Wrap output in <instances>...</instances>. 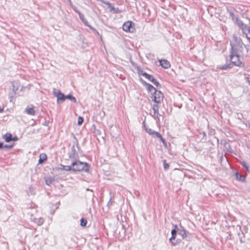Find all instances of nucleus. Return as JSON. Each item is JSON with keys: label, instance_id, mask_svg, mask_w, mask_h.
<instances>
[{"label": "nucleus", "instance_id": "obj_29", "mask_svg": "<svg viewBox=\"0 0 250 250\" xmlns=\"http://www.w3.org/2000/svg\"><path fill=\"white\" fill-rule=\"evenodd\" d=\"M106 5H108L109 6V8H110V11H115L116 13H117V10L115 11V8L113 6H111V4L109 2H105V3Z\"/></svg>", "mask_w": 250, "mask_h": 250}, {"label": "nucleus", "instance_id": "obj_14", "mask_svg": "<svg viewBox=\"0 0 250 250\" xmlns=\"http://www.w3.org/2000/svg\"><path fill=\"white\" fill-rule=\"evenodd\" d=\"M138 70L140 74L145 76L146 79H148V78H151V75H149L146 73V72H144L143 71L141 70L140 68H138Z\"/></svg>", "mask_w": 250, "mask_h": 250}, {"label": "nucleus", "instance_id": "obj_38", "mask_svg": "<svg viewBox=\"0 0 250 250\" xmlns=\"http://www.w3.org/2000/svg\"><path fill=\"white\" fill-rule=\"evenodd\" d=\"M73 9L79 15V13H81L79 10H78L76 7H74L73 8Z\"/></svg>", "mask_w": 250, "mask_h": 250}, {"label": "nucleus", "instance_id": "obj_8", "mask_svg": "<svg viewBox=\"0 0 250 250\" xmlns=\"http://www.w3.org/2000/svg\"><path fill=\"white\" fill-rule=\"evenodd\" d=\"M159 62L160 65L164 68L167 69L170 67L169 62L166 60H161Z\"/></svg>", "mask_w": 250, "mask_h": 250}, {"label": "nucleus", "instance_id": "obj_36", "mask_svg": "<svg viewBox=\"0 0 250 250\" xmlns=\"http://www.w3.org/2000/svg\"><path fill=\"white\" fill-rule=\"evenodd\" d=\"M246 79L247 82L249 83V85H250V78L249 77H246Z\"/></svg>", "mask_w": 250, "mask_h": 250}, {"label": "nucleus", "instance_id": "obj_19", "mask_svg": "<svg viewBox=\"0 0 250 250\" xmlns=\"http://www.w3.org/2000/svg\"><path fill=\"white\" fill-rule=\"evenodd\" d=\"M47 158L46 155L44 153H42L40 154V159L39 160V163H42L43 161L45 160Z\"/></svg>", "mask_w": 250, "mask_h": 250}, {"label": "nucleus", "instance_id": "obj_10", "mask_svg": "<svg viewBox=\"0 0 250 250\" xmlns=\"http://www.w3.org/2000/svg\"><path fill=\"white\" fill-rule=\"evenodd\" d=\"M31 219L38 226H41L44 222V219L42 217H40L39 218H34Z\"/></svg>", "mask_w": 250, "mask_h": 250}, {"label": "nucleus", "instance_id": "obj_35", "mask_svg": "<svg viewBox=\"0 0 250 250\" xmlns=\"http://www.w3.org/2000/svg\"><path fill=\"white\" fill-rule=\"evenodd\" d=\"M112 198L111 197L110 198V200H109V201L107 203V206L109 207L110 206H111L112 205Z\"/></svg>", "mask_w": 250, "mask_h": 250}, {"label": "nucleus", "instance_id": "obj_32", "mask_svg": "<svg viewBox=\"0 0 250 250\" xmlns=\"http://www.w3.org/2000/svg\"><path fill=\"white\" fill-rule=\"evenodd\" d=\"M83 121V119L82 117H79L78 119V124L81 125Z\"/></svg>", "mask_w": 250, "mask_h": 250}, {"label": "nucleus", "instance_id": "obj_33", "mask_svg": "<svg viewBox=\"0 0 250 250\" xmlns=\"http://www.w3.org/2000/svg\"><path fill=\"white\" fill-rule=\"evenodd\" d=\"M72 150L73 151V154H72L70 155V158H74L75 156V151H75L74 146H72Z\"/></svg>", "mask_w": 250, "mask_h": 250}, {"label": "nucleus", "instance_id": "obj_24", "mask_svg": "<svg viewBox=\"0 0 250 250\" xmlns=\"http://www.w3.org/2000/svg\"><path fill=\"white\" fill-rule=\"evenodd\" d=\"M68 99L71 101H74V102H76V98L74 96H72L71 95L69 94L67 96H65V99Z\"/></svg>", "mask_w": 250, "mask_h": 250}, {"label": "nucleus", "instance_id": "obj_2", "mask_svg": "<svg viewBox=\"0 0 250 250\" xmlns=\"http://www.w3.org/2000/svg\"><path fill=\"white\" fill-rule=\"evenodd\" d=\"M73 171H85L88 170V165L86 163H83L79 161H76L72 163Z\"/></svg>", "mask_w": 250, "mask_h": 250}, {"label": "nucleus", "instance_id": "obj_5", "mask_svg": "<svg viewBox=\"0 0 250 250\" xmlns=\"http://www.w3.org/2000/svg\"><path fill=\"white\" fill-rule=\"evenodd\" d=\"M53 95L57 97L58 102H63L65 100V96L59 90L54 88L53 90Z\"/></svg>", "mask_w": 250, "mask_h": 250}, {"label": "nucleus", "instance_id": "obj_28", "mask_svg": "<svg viewBox=\"0 0 250 250\" xmlns=\"http://www.w3.org/2000/svg\"><path fill=\"white\" fill-rule=\"evenodd\" d=\"M28 192V193H30L31 194H32V195H33L35 193L34 189L32 186L29 187Z\"/></svg>", "mask_w": 250, "mask_h": 250}, {"label": "nucleus", "instance_id": "obj_34", "mask_svg": "<svg viewBox=\"0 0 250 250\" xmlns=\"http://www.w3.org/2000/svg\"><path fill=\"white\" fill-rule=\"evenodd\" d=\"M169 167L168 164L166 162V160L164 161V167L165 169H167Z\"/></svg>", "mask_w": 250, "mask_h": 250}, {"label": "nucleus", "instance_id": "obj_6", "mask_svg": "<svg viewBox=\"0 0 250 250\" xmlns=\"http://www.w3.org/2000/svg\"><path fill=\"white\" fill-rule=\"evenodd\" d=\"M133 23L130 21H127L123 25V29L125 32H133L134 28L132 27Z\"/></svg>", "mask_w": 250, "mask_h": 250}, {"label": "nucleus", "instance_id": "obj_27", "mask_svg": "<svg viewBox=\"0 0 250 250\" xmlns=\"http://www.w3.org/2000/svg\"><path fill=\"white\" fill-rule=\"evenodd\" d=\"M230 64H225V65H221L220 66H219V68L220 69H227L228 68H230L231 66H230Z\"/></svg>", "mask_w": 250, "mask_h": 250}, {"label": "nucleus", "instance_id": "obj_39", "mask_svg": "<svg viewBox=\"0 0 250 250\" xmlns=\"http://www.w3.org/2000/svg\"><path fill=\"white\" fill-rule=\"evenodd\" d=\"M3 144L2 143H0V148H3Z\"/></svg>", "mask_w": 250, "mask_h": 250}, {"label": "nucleus", "instance_id": "obj_22", "mask_svg": "<svg viewBox=\"0 0 250 250\" xmlns=\"http://www.w3.org/2000/svg\"><path fill=\"white\" fill-rule=\"evenodd\" d=\"M144 127L145 128V130L146 131V132H147L149 134L153 135L154 131H155L154 130H152V129L149 128L145 124H144Z\"/></svg>", "mask_w": 250, "mask_h": 250}, {"label": "nucleus", "instance_id": "obj_40", "mask_svg": "<svg viewBox=\"0 0 250 250\" xmlns=\"http://www.w3.org/2000/svg\"><path fill=\"white\" fill-rule=\"evenodd\" d=\"M18 140V138L17 137H15L14 138H12V140L16 141Z\"/></svg>", "mask_w": 250, "mask_h": 250}, {"label": "nucleus", "instance_id": "obj_7", "mask_svg": "<svg viewBox=\"0 0 250 250\" xmlns=\"http://www.w3.org/2000/svg\"><path fill=\"white\" fill-rule=\"evenodd\" d=\"M174 227H175V229H172L171 230V235L172 236L169 239V241L172 246H175L177 244V243L174 242L173 240H175L176 235H177V231L176 230V228L177 227V226H175Z\"/></svg>", "mask_w": 250, "mask_h": 250}, {"label": "nucleus", "instance_id": "obj_30", "mask_svg": "<svg viewBox=\"0 0 250 250\" xmlns=\"http://www.w3.org/2000/svg\"><path fill=\"white\" fill-rule=\"evenodd\" d=\"M13 145H4L3 149H4L5 150H7V149L11 148L12 147H13Z\"/></svg>", "mask_w": 250, "mask_h": 250}, {"label": "nucleus", "instance_id": "obj_12", "mask_svg": "<svg viewBox=\"0 0 250 250\" xmlns=\"http://www.w3.org/2000/svg\"><path fill=\"white\" fill-rule=\"evenodd\" d=\"M235 176L236 179L240 181L243 182L245 180V177L244 175L240 174L238 172H236L235 173Z\"/></svg>", "mask_w": 250, "mask_h": 250}, {"label": "nucleus", "instance_id": "obj_25", "mask_svg": "<svg viewBox=\"0 0 250 250\" xmlns=\"http://www.w3.org/2000/svg\"><path fill=\"white\" fill-rule=\"evenodd\" d=\"M63 169L66 171L73 170V167L72 166V164L70 166H63Z\"/></svg>", "mask_w": 250, "mask_h": 250}, {"label": "nucleus", "instance_id": "obj_11", "mask_svg": "<svg viewBox=\"0 0 250 250\" xmlns=\"http://www.w3.org/2000/svg\"><path fill=\"white\" fill-rule=\"evenodd\" d=\"M79 17L83 22L86 25L88 26L91 29H92V27L89 25H88V22L84 18V16L82 13H79Z\"/></svg>", "mask_w": 250, "mask_h": 250}, {"label": "nucleus", "instance_id": "obj_26", "mask_svg": "<svg viewBox=\"0 0 250 250\" xmlns=\"http://www.w3.org/2000/svg\"><path fill=\"white\" fill-rule=\"evenodd\" d=\"M87 223V221L86 219H84L83 218H82L81 219V225L83 227H84L86 226Z\"/></svg>", "mask_w": 250, "mask_h": 250}, {"label": "nucleus", "instance_id": "obj_18", "mask_svg": "<svg viewBox=\"0 0 250 250\" xmlns=\"http://www.w3.org/2000/svg\"><path fill=\"white\" fill-rule=\"evenodd\" d=\"M148 80L153 83L156 86L160 85L159 83L153 77V76L151 75V78H148Z\"/></svg>", "mask_w": 250, "mask_h": 250}, {"label": "nucleus", "instance_id": "obj_20", "mask_svg": "<svg viewBox=\"0 0 250 250\" xmlns=\"http://www.w3.org/2000/svg\"><path fill=\"white\" fill-rule=\"evenodd\" d=\"M54 180V178L51 177H48L45 178V184L49 186Z\"/></svg>", "mask_w": 250, "mask_h": 250}, {"label": "nucleus", "instance_id": "obj_15", "mask_svg": "<svg viewBox=\"0 0 250 250\" xmlns=\"http://www.w3.org/2000/svg\"><path fill=\"white\" fill-rule=\"evenodd\" d=\"M178 233L180 235L182 236L183 239H185L187 235L186 231L184 229H179Z\"/></svg>", "mask_w": 250, "mask_h": 250}, {"label": "nucleus", "instance_id": "obj_1", "mask_svg": "<svg viewBox=\"0 0 250 250\" xmlns=\"http://www.w3.org/2000/svg\"><path fill=\"white\" fill-rule=\"evenodd\" d=\"M230 45L231 46L230 54L240 55L242 52L243 49V43L239 38L233 36Z\"/></svg>", "mask_w": 250, "mask_h": 250}, {"label": "nucleus", "instance_id": "obj_4", "mask_svg": "<svg viewBox=\"0 0 250 250\" xmlns=\"http://www.w3.org/2000/svg\"><path fill=\"white\" fill-rule=\"evenodd\" d=\"M231 62L234 65L239 67L244 66V64L240 61L239 54H230Z\"/></svg>", "mask_w": 250, "mask_h": 250}, {"label": "nucleus", "instance_id": "obj_3", "mask_svg": "<svg viewBox=\"0 0 250 250\" xmlns=\"http://www.w3.org/2000/svg\"><path fill=\"white\" fill-rule=\"evenodd\" d=\"M152 100L156 104L161 103L164 98V95L160 91H157L151 93L150 96Z\"/></svg>", "mask_w": 250, "mask_h": 250}, {"label": "nucleus", "instance_id": "obj_13", "mask_svg": "<svg viewBox=\"0 0 250 250\" xmlns=\"http://www.w3.org/2000/svg\"><path fill=\"white\" fill-rule=\"evenodd\" d=\"M146 85L147 87V89L151 93L156 91V89L150 84L146 83Z\"/></svg>", "mask_w": 250, "mask_h": 250}, {"label": "nucleus", "instance_id": "obj_41", "mask_svg": "<svg viewBox=\"0 0 250 250\" xmlns=\"http://www.w3.org/2000/svg\"><path fill=\"white\" fill-rule=\"evenodd\" d=\"M248 30H249V33H250V28H249V29H248Z\"/></svg>", "mask_w": 250, "mask_h": 250}, {"label": "nucleus", "instance_id": "obj_23", "mask_svg": "<svg viewBox=\"0 0 250 250\" xmlns=\"http://www.w3.org/2000/svg\"><path fill=\"white\" fill-rule=\"evenodd\" d=\"M229 13L230 16L232 19V20L235 21H236V22H238L239 19H238V17H235L234 14L232 12L229 11Z\"/></svg>", "mask_w": 250, "mask_h": 250}, {"label": "nucleus", "instance_id": "obj_37", "mask_svg": "<svg viewBox=\"0 0 250 250\" xmlns=\"http://www.w3.org/2000/svg\"><path fill=\"white\" fill-rule=\"evenodd\" d=\"M154 116H156V118L158 119V121L160 120V117L161 116L160 114H159V115H158V114L154 115Z\"/></svg>", "mask_w": 250, "mask_h": 250}, {"label": "nucleus", "instance_id": "obj_16", "mask_svg": "<svg viewBox=\"0 0 250 250\" xmlns=\"http://www.w3.org/2000/svg\"><path fill=\"white\" fill-rule=\"evenodd\" d=\"M153 134L155 135V136L157 138H159L161 140V141L164 144L166 143L165 140L163 138L161 134L159 133L158 132L154 131Z\"/></svg>", "mask_w": 250, "mask_h": 250}, {"label": "nucleus", "instance_id": "obj_9", "mask_svg": "<svg viewBox=\"0 0 250 250\" xmlns=\"http://www.w3.org/2000/svg\"><path fill=\"white\" fill-rule=\"evenodd\" d=\"M2 138L6 142H10L12 140V136L11 134L7 133L3 136Z\"/></svg>", "mask_w": 250, "mask_h": 250}, {"label": "nucleus", "instance_id": "obj_17", "mask_svg": "<svg viewBox=\"0 0 250 250\" xmlns=\"http://www.w3.org/2000/svg\"><path fill=\"white\" fill-rule=\"evenodd\" d=\"M158 104H154L153 105L152 109L154 111V115L158 114L159 115V106L158 105Z\"/></svg>", "mask_w": 250, "mask_h": 250}, {"label": "nucleus", "instance_id": "obj_31", "mask_svg": "<svg viewBox=\"0 0 250 250\" xmlns=\"http://www.w3.org/2000/svg\"><path fill=\"white\" fill-rule=\"evenodd\" d=\"M241 165L246 168V169H247V170L248 171H249L250 170H249V166H248V165L247 164V163L245 162H242L241 163Z\"/></svg>", "mask_w": 250, "mask_h": 250}, {"label": "nucleus", "instance_id": "obj_21", "mask_svg": "<svg viewBox=\"0 0 250 250\" xmlns=\"http://www.w3.org/2000/svg\"><path fill=\"white\" fill-rule=\"evenodd\" d=\"M25 111L27 114L30 115H33L35 114V111L34 109L31 107L26 108Z\"/></svg>", "mask_w": 250, "mask_h": 250}]
</instances>
